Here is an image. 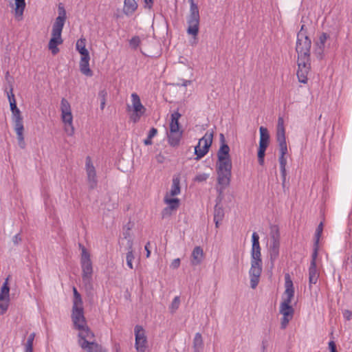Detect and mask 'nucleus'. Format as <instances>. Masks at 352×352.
Returning a JSON list of instances; mask_svg holds the SVG:
<instances>
[{
    "instance_id": "c03bdc74",
    "label": "nucleus",
    "mask_w": 352,
    "mask_h": 352,
    "mask_svg": "<svg viewBox=\"0 0 352 352\" xmlns=\"http://www.w3.org/2000/svg\"><path fill=\"white\" fill-rule=\"evenodd\" d=\"M209 176L210 175L208 173H199L195 177L194 182L199 183L206 182L209 178Z\"/></svg>"
},
{
    "instance_id": "dca6fc26",
    "label": "nucleus",
    "mask_w": 352,
    "mask_h": 352,
    "mask_svg": "<svg viewBox=\"0 0 352 352\" xmlns=\"http://www.w3.org/2000/svg\"><path fill=\"white\" fill-rule=\"evenodd\" d=\"M262 272V263H257L256 262H251V267L249 271L250 277V287L255 289L260 280V276Z\"/></svg>"
},
{
    "instance_id": "6e6d98bb",
    "label": "nucleus",
    "mask_w": 352,
    "mask_h": 352,
    "mask_svg": "<svg viewBox=\"0 0 352 352\" xmlns=\"http://www.w3.org/2000/svg\"><path fill=\"white\" fill-rule=\"evenodd\" d=\"M343 316L346 320H350L352 316V312L350 310L345 309L343 311Z\"/></svg>"
},
{
    "instance_id": "680f3d73",
    "label": "nucleus",
    "mask_w": 352,
    "mask_h": 352,
    "mask_svg": "<svg viewBox=\"0 0 352 352\" xmlns=\"http://www.w3.org/2000/svg\"><path fill=\"white\" fill-rule=\"evenodd\" d=\"M149 245H150V242H148L144 248H145V250L146 251V257H149L150 256V254H151V251L149 250L148 248H149Z\"/></svg>"
},
{
    "instance_id": "338daca9",
    "label": "nucleus",
    "mask_w": 352,
    "mask_h": 352,
    "mask_svg": "<svg viewBox=\"0 0 352 352\" xmlns=\"http://www.w3.org/2000/svg\"><path fill=\"white\" fill-rule=\"evenodd\" d=\"M190 83H191L190 80H184V82L182 84V85L186 87L188 85H190Z\"/></svg>"
},
{
    "instance_id": "052dcab7",
    "label": "nucleus",
    "mask_w": 352,
    "mask_h": 352,
    "mask_svg": "<svg viewBox=\"0 0 352 352\" xmlns=\"http://www.w3.org/2000/svg\"><path fill=\"white\" fill-rule=\"evenodd\" d=\"M21 241V238L19 234L14 236L12 241L14 244H18Z\"/></svg>"
},
{
    "instance_id": "774afa93",
    "label": "nucleus",
    "mask_w": 352,
    "mask_h": 352,
    "mask_svg": "<svg viewBox=\"0 0 352 352\" xmlns=\"http://www.w3.org/2000/svg\"><path fill=\"white\" fill-rule=\"evenodd\" d=\"M105 104H106V101H100V109L102 110L104 109Z\"/></svg>"
},
{
    "instance_id": "37998d69",
    "label": "nucleus",
    "mask_w": 352,
    "mask_h": 352,
    "mask_svg": "<svg viewBox=\"0 0 352 352\" xmlns=\"http://www.w3.org/2000/svg\"><path fill=\"white\" fill-rule=\"evenodd\" d=\"M322 230H323V223L320 222V224L318 226V228H316V234H315L316 243H319L320 238L321 237Z\"/></svg>"
},
{
    "instance_id": "7c9ffc66",
    "label": "nucleus",
    "mask_w": 352,
    "mask_h": 352,
    "mask_svg": "<svg viewBox=\"0 0 352 352\" xmlns=\"http://www.w3.org/2000/svg\"><path fill=\"white\" fill-rule=\"evenodd\" d=\"M204 348V342L201 334L197 333L193 340V350L194 352H201Z\"/></svg>"
},
{
    "instance_id": "a18cd8bd",
    "label": "nucleus",
    "mask_w": 352,
    "mask_h": 352,
    "mask_svg": "<svg viewBox=\"0 0 352 352\" xmlns=\"http://www.w3.org/2000/svg\"><path fill=\"white\" fill-rule=\"evenodd\" d=\"M318 248H319V243H316V242L314 241V251H313V253L311 255V262H314L315 264H316V258L318 256Z\"/></svg>"
},
{
    "instance_id": "1a4fd4ad",
    "label": "nucleus",
    "mask_w": 352,
    "mask_h": 352,
    "mask_svg": "<svg viewBox=\"0 0 352 352\" xmlns=\"http://www.w3.org/2000/svg\"><path fill=\"white\" fill-rule=\"evenodd\" d=\"M280 248V233L278 226H274L271 228L270 232V245L269 248V255L272 267L274 265L275 261L279 256Z\"/></svg>"
},
{
    "instance_id": "3c124183",
    "label": "nucleus",
    "mask_w": 352,
    "mask_h": 352,
    "mask_svg": "<svg viewBox=\"0 0 352 352\" xmlns=\"http://www.w3.org/2000/svg\"><path fill=\"white\" fill-rule=\"evenodd\" d=\"M8 308V302L6 301V302H1L0 301V315H3L6 313Z\"/></svg>"
},
{
    "instance_id": "f8f14e48",
    "label": "nucleus",
    "mask_w": 352,
    "mask_h": 352,
    "mask_svg": "<svg viewBox=\"0 0 352 352\" xmlns=\"http://www.w3.org/2000/svg\"><path fill=\"white\" fill-rule=\"evenodd\" d=\"M213 139V132L207 131L199 140L198 144L195 147V160H199L209 151Z\"/></svg>"
},
{
    "instance_id": "79ce46f5",
    "label": "nucleus",
    "mask_w": 352,
    "mask_h": 352,
    "mask_svg": "<svg viewBox=\"0 0 352 352\" xmlns=\"http://www.w3.org/2000/svg\"><path fill=\"white\" fill-rule=\"evenodd\" d=\"M140 43L141 40L138 36H133L131 39L129 41L130 46L134 50H136L137 47L140 45Z\"/></svg>"
},
{
    "instance_id": "a19ab883",
    "label": "nucleus",
    "mask_w": 352,
    "mask_h": 352,
    "mask_svg": "<svg viewBox=\"0 0 352 352\" xmlns=\"http://www.w3.org/2000/svg\"><path fill=\"white\" fill-rule=\"evenodd\" d=\"M180 304V298L179 296H175L172 301V303L170 306V310L171 313H174L179 308Z\"/></svg>"
},
{
    "instance_id": "f257e3e1",
    "label": "nucleus",
    "mask_w": 352,
    "mask_h": 352,
    "mask_svg": "<svg viewBox=\"0 0 352 352\" xmlns=\"http://www.w3.org/2000/svg\"><path fill=\"white\" fill-rule=\"evenodd\" d=\"M230 151L227 144H221L217 153L216 170L217 182L221 186V190L228 187L230 183L232 164Z\"/></svg>"
},
{
    "instance_id": "e433bc0d",
    "label": "nucleus",
    "mask_w": 352,
    "mask_h": 352,
    "mask_svg": "<svg viewBox=\"0 0 352 352\" xmlns=\"http://www.w3.org/2000/svg\"><path fill=\"white\" fill-rule=\"evenodd\" d=\"M35 338V333H32L28 336L27 342L25 345L24 352H33V342Z\"/></svg>"
},
{
    "instance_id": "8fccbe9b",
    "label": "nucleus",
    "mask_w": 352,
    "mask_h": 352,
    "mask_svg": "<svg viewBox=\"0 0 352 352\" xmlns=\"http://www.w3.org/2000/svg\"><path fill=\"white\" fill-rule=\"evenodd\" d=\"M265 151L262 150H258V163L261 165H263L264 163V157H265Z\"/></svg>"
},
{
    "instance_id": "aec40b11",
    "label": "nucleus",
    "mask_w": 352,
    "mask_h": 352,
    "mask_svg": "<svg viewBox=\"0 0 352 352\" xmlns=\"http://www.w3.org/2000/svg\"><path fill=\"white\" fill-rule=\"evenodd\" d=\"M131 102L133 111L145 113L146 108L142 105L140 98L136 93L131 94Z\"/></svg>"
},
{
    "instance_id": "7ed1b4c3",
    "label": "nucleus",
    "mask_w": 352,
    "mask_h": 352,
    "mask_svg": "<svg viewBox=\"0 0 352 352\" xmlns=\"http://www.w3.org/2000/svg\"><path fill=\"white\" fill-rule=\"evenodd\" d=\"M74 300L72 310V320L74 329L78 331L89 328L84 315L83 302L80 294L76 287H73Z\"/></svg>"
},
{
    "instance_id": "2f4dec72",
    "label": "nucleus",
    "mask_w": 352,
    "mask_h": 352,
    "mask_svg": "<svg viewBox=\"0 0 352 352\" xmlns=\"http://www.w3.org/2000/svg\"><path fill=\"white\" fill-rule=\"evenodd\" d=\"M128 243L129 248L126 256V264L130 269H133V261L134 260V255L133 252V242L131 240H129Z\"/></svg>"
},
{
    "instance_id": "6ab92c4d",
    "label": "nucleus",
    "mask_w": 352,
    "mask_h": 352,
    "mask_svg": "<svg viewBox=\"0 0 352 352\" xmlns=\"http://www.w3.org/2000/svg\"><path fill=\"white\" fill-rule=\"evenodd\" d=\"M89 60L90 56H81L80 60V72L87 76H92L93 72L89 68Z\"/></svg>"
},
{
    "instance_id": "c9c22d12",
    "label": "nucleus",
    "mask_w": 352,
    "mask_h": 352,
    "mask_svg": "<svg viewBox=\"0 0 352 352\" xmlns=\"http://www.w3.org/2000/svg\"><path fill=\"white\" fill-rule=\"evenodd\" d=\"M8 98L10 102V110L12 111L13 110L17 109L16 102L14 98V95L13 94V88L12 86H10V92H7Z\"/></svg>"
},
{
    "instance_id": "6e6552de",
    "label": "nucleus",
    "mask_w": 352,
    "mask_h": 352,
    "mask_svg": "<svg viewBox=\"0 0 352 352\" xmlns=\"http://www.w3.org/2000/svg\"><path fill=\"white\" fill-rule=\"evenodd\" d=\"M276 141L278 143L280 156L278 158L280 167L286 166L287 160L285 155L287 153V146L285 138V129L284 126V120L279 117L276 129Z\"/></svg>"
},
{
    "instance_id": "5fc2aeb1",
    "label": "nucleus",
    "mask_w": 352,
    "mask_h": 352,
    "mask_svg": "<svg viewBox=\"0 0 352 352\" xmlns=\"http://www.w3.org/2000/svg\"><path fill=\"white\" fill-rule=\"evenodd\" d=\"M180 265V259L179 258H175L174 259L171 264H170V267H172L173 269H177Z\"/></svg>"
},
{
    "instance_id": "c756f323",
    "label": "nucleus",
    "mask_w": 352,
    "mask_h": 352,
    "mask_svg": "<svg viewBox=\"0 0 352 352\" xmlns=\"http://www.w3.org/2000/svg\"><path fill=\"white\" fill-rule=\"evenodd\" d=\"M86 39L80 38L76 42V50L80 54L81 56H89L88 50L85 47Z\"/></svg>"
},
{
    "instance_id": "9b49d317",
    "label": "nucleus",
    "mask_w": 352,
    "mask_h": 352,
    "mask_svg": "<svg viewBox=\"0 0 352 352\" xmlns=\"http://www.w3.org/2000/svg\"><path fill=\"white\" fill-rule=\"evenodd\" d=\"M60 111L62 120L66 125L65 130L69 135H72L74 133V129L72 124L73 116L71 106L69 102L64 98H62L60 102Z\"/></svg>"
},
{
    "instance_id": "de8ad7c7",
    "label": "nucleus",
    "mask_w": 352,
    "mask_h": 352,
    "mask_svg": "<svg viewBox=\"0 0 352 352\" xmlns=\"http://www.w3.org/2000/svg\"><path fill=\"white\" fill-rule=\"evenodd\" d=\"M147 344H148L147 339L139 340L138 342L135 341V348L148 347Z\"/></svg>"
},
{
    "instance_id": "39448f33",
    "label": "nucleus",
    "mask_w": 352,
    "mask_h": 352,
    "mask_svg": "<svg viewBox=\"0 0 352 352\" xmlns=\"http://www.w3.org/2000/svg\"><path fill=\"white\" fill-rule=\"evenodd\" d=\"M81 250L80 265L82 268V280L87 289L92 288L93 265L90 254L83 245H78Z\"/></svg>"
},
{
    "instance_id": "412c9836",
    "label": "nucleus",
    "mask_w": 352,
    "mask_h": 352,
    "mask_svg": "<svg viewBox=\"0 0 352 352\" xmlns=\"http://www.w3.org/2000/svg\"><path fill=\"white\" fill-rule=\"evenodd\" d=\"M191 263L192 265H199L204 258V252L201 247H195L192 252Z\"/></svg>"
},
{
    "instance_id": "423d86ee",
    "label": "nucleus",
    "mask_w": 352,
    "mask_h": 352,
    "mask_svg": "<svg viewBox=\"0 0 352 352\" xmlns=\"http://www.w3.org/2000/svg\"><path fill=\"white\" fill-rule=\"evenodd\" d=\"M190 4V14L187 17V33L192 36L193 42L192 45H196L197 43V35L199 30V12L197 5L194 2V0H188Z\"/></svg>"
},
{
    "instance_id": "f03ea898",
    "label": "nucleus",
    "mask_w": 352,
    "mask_h": 352,
    "mask_svg": "<svg viewBox=\"0 0 352 352\" xmlns=\"http://www.w3.org/2000/svg\"><path fill=\"white\" fill-rule=\"evenodd\" d=\"M58 16L56 18L52 25V38L48 43V48L53 55L58 53V45H61L63 40L61 38V33L66 20V11L63 6H58Z\"/></svg>"
},
{
    "instance_id": "58836bf2",
    "label": "nucleus",
    "mask_w": 352,
    "mask_h": 352,
    "mask_svg": "<svg viewBox=\"0 0 352 352\" xmlns=\"http://www.w3.org/2000/svg\"><path fill=\"white\" fill-rule=\"evenodd\" d=\"M252 250H261L260 243H259V236L256 232H253L252 236Z\"/></svg>"
},
{
    "instance_id": "20e7f679",
    "label": "nucleus",
    "mask_w": 352,
    "mask_h": 352,
    "mask_svg": "<svg viewBox=\"0 0 352 352\" xmlns=\"http://www.w3.org/2000/svg\"><path fill=\"white\" fill-rule=\"evenodd\" d=\"M285 290L284 295L286 296V298L280 303L279 311L283 315V317L293 318L294 309L290 304L294 296V288L289 274L285 275Z\"/></svg>"
},
{
    "instance_id": "bb28decb",
    "label": "nucleus",
    "mask_w": 352,
    "mask_h": 352,
    "mask_svg": "<svg viewBox=\"0 0 352 352\" xmlns=\"http://www.w3.org/2000/svg\"><path fill=\"white\" fill-rule=\"evenodd\" d=\"M224 217V211L221 206L216 204L214 209V221L215 222L216 227H219V223L223 220Z\"/></svg>"
},
{
    "instance_id": "cd10ccee",
    "label": "nucleus",
    "mask_w": 352,
    "mask_h": 352,
    "mask_svg": "<svg viewBox=\"0 0 352 352\" xmlns=\"http://www.w3.org/2000/svg\"><path fill=\"white\" fill-rule=\"evenodd\" d=\"M15 16L19 21H20L22 19L23 11L25 8V0H15Z\"/></svg>"
},
{
    "instance_id": "69168bd1",
    "label": "nucleus",
    "mask_w": 352,
    "mask_h": 352,
    "mask_svg": "<svg viewBox=\"0 0 352 352\" xmlns=\"http://www.w3.org/2000/svg\"><path fill=\"white\" fill-rule=\"evenodd\" d=\"M298 33H302L304 36H307L306 31L305 30V25L301 26L300 30L298 32Z\"/></svg>"
},
{
    "instance_id": "f3484780",
    "label": "nucleus",
    "mask_w": 352,
    "mask_h": 352,
    "mask_svg": "<svg viewBox=\"0 0 352 352\" xmlns=\"http://www.w3.org/2000/svg\"><path fill=\"white\" fill-rule=\"evenodd\" d=\"M329 38V35L327 33H322L318 38V41L316 43V47L314 49V54L319 59L322 58L324 50L325 43Z\"/></svg>"
},
{
    "instance_id": "2eb2a0df",
    "label": "nucleus",
    "mask_w": 352,
    "mask_h": 352,
    "mask_svg": "<svg viewBox=\"0 0 352 352\" xmlns=\"http://www.w3.org/2000/svg\"><path fill=\"white\" fill-rule=\"evenodd\" d=\"M164 201L167 204V207L164 208L162 211L163 219L170 217L173 212L177 210L180 204L178 198H170L168 194L164 197Z\"/></svg>"
},
{
    "instance_id": "4d7b16f0",
    "label": "nucleus",
    "mask_w": 352,
    "mask_h": 352,
    "mask_svg": "<svg viewBox=\"0 0 352 352\" xmlns=\"http://www.w3.org/2000/svg\"><path fill=\"white\" fill-rule=\"evenodd\" d=\"M329 347L330 349L331 352H337L336 346L333 341H330L329 342Z\"/></svg>"
},
{
    "instance_id": "5701e85b",
    "label": "nucleus",
    "mask_w": 352,
    "mask_h": 352,
    "mask_svg": "<svg viewBox=\"0 0 352 352\" xmlns=\"http://www.w3.org/2000/svg\"><path fill=\"white\" fill-rule=\"evenodd\" d=\"M138 8V3L135 0H124L123 12L127 15H131Z\"/></svg>"
},
{
    "instance_id": "603ef678",
    "label": "nucleus",
    "mask_w": 352,
    "mask_h": 352,
    "mask_svg": "<svg viewBox=\"0 0 352 352\" xmlns=\"http://www.w3.org/2000/svg\"><path fill=\"white\" fill-rule=\"evenodd\" d=\"M108 94L105 89L100 90L98 92V97L100 99V101H106V98Z\"/></svg>"
},
{
    "instance_id": "0eeeda50",
    "label": "nucleus",
    "mask_w": 352,
    "mask_h": 352,
    "mask_svg": "<svg viewBox=\"0 0 352 352\" xmlns=\"http://www.w3.org/2000/svg\"><path fill=\"white\" fill-rule=\"evenodd\" d=\"M79 345L87 352H107L101 345L94 342V334L89 328L78 331Z\"/></svg>"
},
{
    "instance_id": "ddd939ff",
    "label": "nucleus",
    "mask_w": 352,
    "mask_h": 352,
    "mask_svg": "<svg viewBox=\"0 0 352 352\" xmlns=\"http://www.w3.org/2000/svg\"><path fill=\"white\" fill-rule=\"evenodd\" d=\"M311 45V41L308 36L298 33L296 47L298 55L310 56Z\"/></svg>"
},
{
    "instance_id": "c85d7f7f",
    "label": "nucleus",
    "mask_w": 352,
    "mask_h": 352,
    "mask_svg": "<svg viewBox=\"0 0 352 352\" xmlns=\"http://www.w3.org/2000/svg\"><path fill=\"white\" fill-rule=\"evenodd\" d=\"M10 287L8 286V278H6L3 283L0 293V301H10Z\"/></svg>"
},
{
    "instance_id": "e2e57ef3",
    "label": "nucleus",
    "mask_w": 352,
    "mask_h": 352,
    "mask_svg": "<svg viewBox=\"0 0 352 352\" xmlns=\"http://www.w3.org/2000/svg\"><path fill=\"white\" fill-rule=\"evenodd\" d=\"M148 347L135 348L136 352H148Z\"/></svg>"
},
{
    "instance_id": "4be33fe9",
    "label": "nucleus",
    "mask_w": 352,
    "mask_h": 352,
    "mask_svg": "<svg viewBox=\"0 0 352 352\" xmlns=\"http://www.w3.org/2000/svg\"><path fill=\"white\" fill-rule=\"evenodd\" d=\"M319 278V273L316 268V264L314 262H311L309 268V285L311 287V285L316 284Z\"/></svg>"
},
{
    "instance_id": "a878e982",
    "label": "nucleus",
    "mask_w": 352,
    "mask_h": 352,
    "mask_svg": "<svg viewBox=\"0 0 352 352\" xmlns=\"http://www.w3.org/2000/svg\"><path fill=\"white\" fill-rule=\"evenodd\" d=\"M180 192V179L179 177H173L171 189L167 194L168 196L174 197L179 195Z\"/></svg>"
},
{
    "instance_id": "bf43d9fd",
    "label": "nucleus",
    "mask_w": 352,
    "mask_h": 352,
    "mask_svg": "<svg viewBox=\"0 0 352 352\" xmlns=\"http://www.w3.org/2000/svg\"><path fill=\"white\" fill-rule=\"evenodd\" d=\"M268 144H269L268 143L259 142L258 149L265 151L266 148L268 146Z\"/></svg>"
},
{
    "instance_id": "13d9d810",
    "label": "nucleus",
    "mask_w": 352,
    "mask_h": 352,
    "mask_svg": "<svg viewBox=\"0 0 352 352\" xmlns=\"http://www.w3.org/2000/svg\"><path fill=\"white\" fill-rule=\"evenodd\" d=\"M145 3V8L151 9L153 5L154 0H144Z\"/></svg>"
},
{
    "instance_id": "9d476101",
    "label": "nucleus",
    "mask_w": 352,
    "mask_h": 352,
    "mask_svg": "<svg viewBox=\"0 0 352 352\" xmlns=\"http://www.w3.org/2000/svg\"><path fill=\"white\" fill-rule=\"evenodd\" d=\"M12 120L14 124V129L16 133L18 144L21 148H25V142L23 135L24 126L21 111L17 108L12 111Z\"/></svg>"
},
{
    "instance_id": "4c0bfd02",
    "label": "nucleus",
    "mask_w": 352,
    "mask_h": 352,
    "mask_svg": "<svg viewBox=\"0 0 352 352\" xmlns=\"http://www.w3.org/2000/svg\"><path fill=\"white\" fill-rule=\"evenodd\" d=\"M157 134V129L152 127L148 134L146 139L144 140V143L145 145H151L153 144L152 138H154Z\"/></svg>"
},
{
    "instance_id": "393cba45",
    "label": "nucleus",
    "mask_w": 352,
    "mask_h": 352,
    "mask_svg": "<svg viewBox=\"0 0 352 352\" xmlns=\"http://www.w3.org/2000/svg\"><path fill=\"white\" fill-rule=\"evenodd\" d=\"M298 69L310 70V56L298 55Z\"/></svg>"
},
{
    "instance_id": "72a5a7b5",
    "label": "nucleus",
    "mask_w": 352,
    "mask_h": 352,
    "mask_svg": "<svg viewBox=\"0 0 352 352\" xmlns=\"http://www.w3.org/2000/svg\"><path fill=\"white\" fill-rule=\"evenodd\" d=\"M260 131V140L259 142L268 143L270 142V134L267 128L261 126Z\"/></svg>"
},
{
    "instance_id": "a211bd4d",
    "label": "nucleus",
    "mask_w": 352,
    "mask_h": 352,
    "mask_svg": "<svg viewBox=\"0 0 352 352\" xmlns=\"http://www.w3.org/2000/svg\"><path fill=\"white\" fill-rule=\"evenodd\" d=\"M182 135L183 131L182 130H176L175 132L170 130L169 133L168 134V144L173 147L179 146Z\"/></svg>"
},
{
    "instance_id": "09e8293b",
    "label": "nucleus",
    "mask_w": 352,
    "mask_h": 352,
    "mask_svg": "<svg viewBox=\"0 0 352 352\" xmlns=\"http://www.w3.org/2000/svg\"><path fill=\"white\" fill-rule=\"evenodd\" d=\"M292 318H286V317H283L281 318V321H280V329H286V327H287L289 321L292 320Z\"/></svg>"
},
{
    "instance_id": "f704fd0d",
    "label": "nucleus",
    "mask_w": 352,
    "mask_h": 352,
    "mask_svg": "<svg viewBox=\"0 0 352 352\" xmlns=\"http://www.w3.org/2000/svg\"><path fill=\"white\" fill-rule=\"evenodd\" d=\"M309 72V69H298L297 71V76L299 82L302 83H307V75Z\"/></svg>"
},
{
    "instance_id": "49530a36",
    "label": "nucleus",
    "mask_w": 352,
    "mask_h": 352,
    "mask_svg": "<svg viewBox=\"0 0 352 352\" xmlns=\"http://www.w3.org/2000/svg\"><path fill=\"white\" fill-rule=\"evenodd\" d=\"M144 114V113H139V112L133 111V113L130 116V120L133 122L136 123L140 120V118Z\"/></svg>"
},
{
    "instance_id": "0e129e2a",
    "label": "nucleus",
    "mask_w": 352,
    "mask_h": 352,
    "mask_svg": "<svg viewBox=\"0 0 352 352\" xmlns=\"http://www.w3.org/2000/svg\"><path fill=\"white\" fill-rule=\"evenodd\" d=\"M220 142L221 144H226L225 137L223 133H221L219 135Z\"/></svg>"
},
{
    "instance_id": "864d4df0",
    "label": "nucleus",
    "mask_w": 352,
    "mask_h": 352,
    "mask_svg": "<svg viewBox=\"0 0 352 352\" xmlns=\"http://www.w3.org/2000/svg\"><path fill=\"white\" fill-rule=\"evenodd\" d=\"M281 176H282V182H283V186L285 185V180H286V166L284 167H280Z\"/></svg>"
},
{
    "instance_id": "ea45409f",
    "label": "nucleus",
    "mask_w": 352,
    "mask_h": 352,
    "mask_svg": "<svg viewBox=\"0 0 352 352\" xmlns=\"http://www.w3.org/2000/svg\"><path fill=\"white\" fill-rule=\"evenodd\" d=\"M251 262L262 263L261 250L251 251Z\"/></svg>"
},
{
    "instance_id": "b1692460",
    "label": "nucleus",
    "mask_w": 352,
    "mask_h": 352,
    "mask_svg": "<svg viewBox=\"0 0 352 352\" xmlns=\"http://www.w3.org/2000/svg\"><path fill=\"white\" fill-rule=\"evenodd\" d=\"M182 115L178 111H175L171 114V120L170 122V130L175 132L176 130H180V125L179 123V120L181 118Z\"/></svg>"
},
{
    "instance_id": "4468645a",
    "label": "nucleus",
    "mask_w": 352,
    "mask_h": 352,
    "mask_svg": "<svg viewBox=\"0 0 352 352\" xmlns=\"http://www.w3.org/2000/svg\"><path fill=\"white\" fill-rule=\"evenodd\" d=\"M85 170L87 176V182L89 188L91 190L95 189L98 185V179L96 176V168L93 165L91 159L89 156H87L86 157Z\"/></svg>"
},
{
    "instance_id": "473e14b6",
    "label": "nucleus",
    "mask_w": 352,
    "mask_h": 352,
    "mask_svg": "<svg viewBox=\"0 0 352 352\" xmlns=\"http://www.w3.org/2000/svg\"><path fill=\"white\" fill-rule=\"evenodd\" d=\"M134 333L135 337V341H139V340L147 339L145 331L143 327L140 325H136L134 328Z\"/></svg>"
}]
</instances>
